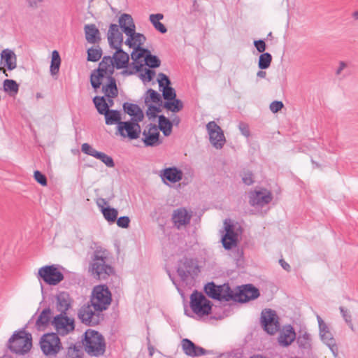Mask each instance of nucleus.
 Wrapping results in <instances>:
<instances>
[{
    "label": "nucleus",
    "instance_id": "1",
    "mask_svg": "<svg viewBox=\"0 0 358 358\" xmlns=\"http://www.w3.org/2000/svg\"><path fill=\"white\" fill-rule=\"evenodd\" d=\"M82 339L85 352L90 356L99 357L106 352V341L103 336L99 331L89 329Z\"/></svg>",
    "mask_w": 358,
    "mask_h": 358
},
{
    "label": "nucleus",
    "instance_id": "2",
    "mask_svg": "<svg viewBox=\"0 0 358 358\" xmlns=\"http://www.w3.org/2000/svg\"><path fill=\"white\" fill-rule=\"evenodd\" d=\"M90 271L96 279L106 280L114 273L113 268L107 263V256L104 252L96 250L94 252Z\"/></svg>",
    "mask_w": 358,
    "mask_h": 358
},
{
    "label": "nucleus",
    "instance_id": "3",
    "mask_svg": "<svg viewBox=\"0 0 358 358\" xmlns=\"http://www.w3.org/2000/svg\"><path fill=\"white\" fill-rule=\"evenodd\" d=\"M31 341V334L27 333L24 328L13 333L8 341L7 347L12 352L24 355L30 350Z\"/></svg>",
    "mask_w": 358,
    "mask_h": 358
},
{
    "label": "nucleus",
    "instance_id": "4",
    "mask_svg": "<svg viewBox=\"0 0 358 358\" xmlns=\"http://www.w3.org/2000/svg\"><path fill=\"white\" fill-rule=\"evenodd\" d=\"M114 62L113 57L104 56L99 64V67L94 69L90 76V83L92 87L96 91L101 85V80L106 75L113 76L114 73Z\"/></svg>",
    "mask_w": 358,
    "mask_h": 358
},
{
    "label": "nucleus",
    "instance_id": "5",
    "mask_svg": "<svg viewBox=\"0 0 358 358\" xmlns=\"http://www.w3.org/2000/svg\"><path fill=\"white\" fill-rule=\"evenodd\" d=\"M111 301V293L106 285H97L93 288L90 303H92L95 310H106Z\"/></svg>",
    "mask_w": 358,
    "mask_h": 358
},
{
    "label": "nucleus",
    "instance_id": "6",
    "mask_svg": "<svg viewBox=\"0 0 358 358\" xmlns=\"http://www.w3.org/2000/svg\"><path fill=\"white\" fill-rule=\"evenodd\" d=\"M177 273L182 281L188 278L194 279L200 273L198 262L192 258L183 257L178 264Z\"/></svg>",
    "mask_w": 358,
    "mask_h": 358
},
{
    "label": "nucleus",
    "instance_id": "7",
    "mask_svg": "<svg viewBox=\"0 0 358 358\" xmlns=\"http://www.w3.org/2000/svg\"><path fill=\"white\" fill-rule=\"evenodd\" d=\"M212 303L203 294L194 291L190 296V307L199 316L208 315L212 309Z\"/></svg>",
    "mask_w": 358,
    "mask_h": 358
},
{
    "label": "nucleus",
    "instance_id": "8",
    "mask_svg": "<svg viewBox=\"0 0 358 358\" xmlns=\"http://www.w3.org/2000/svg\"><path fill=\"white\" fill-rule=\"evenodd\" d=\"M41 349L46 356L55 357L62 348L60 339L56 333L44 334L40 340Z\"/></svg>",
    "mask_w": 358,
    "mask_h": 358
},
{
    "label": "nucleus",
    "instance_id": "9",
    "mask_svg": "<svg viewBox=\"0 0 358 358\" xmlns=\"http://www.w3.org/2000/svg\"><path fill=\"white\" fill-rule=\"evenodd\" d=\"M101 313L102 311L95 310L92 303L89 302V303L83 306L80 308L78 316L83 324L88 326H95L99 324L103 319Z\"/></svg>",
    "mask_w": 358,
    "mask_h": 358
},
{
    "label": "nucleus",
    "instance_id": "10",
    "mask_svg": "<svg viewBox=\"0 0 358 358\" xmlns=\"http://www.w3.org/2000/svg\"><path fill=\"white\" fill-rule=\"evenodd\" d=\"M261 324L265 331L271 335L280 329V322L276 312L271 309H264L261 313Z\"/></svg>",
    "mask_w": 358,
    "mask_h": 358
},
{
    "label": "nucleus",
    "instance_id": "11",
    "mask_svg": "<svg viewBox=\"0 0 358 358\" xmlns=\"http://www.w3.org/2000/svg\"><path fill=\"white\" fill-rule=\"evenodd\" d=\"M39 276L50 285H56L63 279L64 275L55 265L45 266L38 270Z\"/></svg>",
    "mask_w": 358,
    "mask_h": 358
},
{
    "label": "nucleus",
    "instance_id": "12",
    "mask_svg": "<svg viewBox=\"0 0 358 358\" xmlns=\"http://www.w3.org/2000/svg\"><path fill=\"white\" fill-rule=\"evenodd\" d=\"M206 129L209 134L210 143L216 149H221L224 146L226 139L221 127L215 122H209L206 124Z\"/></svg>",
    "mask_w": 358,
    "mask_h": 358
},
{
    "label": "nucleus",
    "instance_id": "13",
    "mask_svg": "<svg viewBox=\"0 0 358 358\" xmlns=\"http://www.w3.org/2000/svg\"><path fill=\"white\" fill-rule=\"evenodd\" d=\"M138 122L134 120V119L120 122L116 134H119L124 138L128 137L130 139H137L141 134V127Z\"/></svg>",
    "mask_w": 358,
    "mask_h": 358
},
{
    "label": "nucleus",
    "instance_id": "14",
    "mask_svg": "<svg viewBox=\"0 0 358 358\" xmlns=\"http://www.w3.org/2000/svg\"><path fill=\"white\" fill-rule=\"evenodd\" d=\"M57 334L65 336L73 331L75 328L74 320L67 317L66 314H59L55 316L52 321Z\"/></svg>",
    "mask_w": 358,
    "mask_h": 358
},
{
    "label": "nucleus",
    "instance_id": "15",
    "mask_svg": "<svg viewBox=\"0 0 358 358\" xmlns=\"http://www.w3.org/2000/svg\"><path fill=\"white\" fill-rule=\"evenodd\" d=\"M119 24L122 31L128 36L124 43L134 50L135 45L132 38L134 33L135 24L131 15L124 13L119 18Z\"/></svg>",
    "mask_w": 358,
    "mask_h": 358
},
{
    "label": "nucleus",
    "instance_id": "16",
    "mask_svg": "<svg viewBox=\"0 0 358 358\" xmlns=\"http://www.w3.org/2000/svg\"><path fill=\"white\" fill-rule=\"evenodd\" d=\"M259 294V289L252 284L237 287L235 302L245 303L258 298Z\"/></svg>",
    "mask_w": 358,
    "mask_h": 358
},
{
    "label": "nucleus",
    "instance_id": "17",
    "mask_svg": "<svg viewBox=\"0 0 358 358\" xmlns=\"http://www.w3.org/2000/svg\"><path fill=\"white\" fill-rule=\"evenodd\" d=\"M143 142L145 146H155L161 143L159 141V131L157 126L154 124H149L143 131Z\"/></svg>",
    "mask_w": 358,
    "mask_h": 358
},
{
    "label": "nucleus",
    "instance_id": "18",
    "mask_svg": "<svg viewBox=\"0 0 358 358\" xmlns=\"http://www.w3.org/2000/svg\"><path fill=\"white\" fill-rule=\"evenodd\" d=\"M272 194L266 189L253 191L249 193V203L252 206L263 207L272 200Z\"/></svg>",
    "mask_w": 358,
    "mask_h": 358
},
{
    "label": "nucleus",
    "instance_id": "19",
    "mask_svg": "<svg viewBox=\"0 0 358 358\" xmlns=\"http://www.w3.org/2000/svg\"><path fill=\"white\" fill-rule=\"evenodd\" d=\"M224 224L226 233L222 238V243L226 250H231L237 245L238 234L235 232L233 224H227V221Z\"/></svg>",
    "mask_w": 358,
    "mask_h": 358
},
{
    "label": "nucleus",
    "instance_id": "20",
    "mask_svg": "<svg viewBox=\"0 0 358 358\" xmlns=\"http://www.w3.org/2000/svg\"><path fill=\"white\" fill-rule=\"evenodd\" d=\"M159 176L162 181L166 184V181L176 183L182 180V171L176 166L168 167L160 171Z\"/></svg>",
    "mask_w": 358,
    "mask_h": 358
},
{
    "label": "nucleus",
    "instance_id": "21",
    "mask_svg": "<svg viewBox=\"0 0 358 358\" xmlns=\"http://www.w3.org/2000/svg\"><path fill=\"white\" fill-rule=\"evenodd\" d=\"M108 41L111 48L115 47H122L123 43V35L119 31L118 25L111 24L108 31Z\"/></svg>",
    "mask_w": 358,
    "mask_h": 358
},
{
    "label": "nucleus",
    "instance_id": "22",
    "mask_svg": "<svg viewBox=\"0 0 358 358\" xmlns=\"http://www.w3.org/2000/svg\"><path fill=\"white\" fill-rule=\"evenodd\" d=\"M182 348L184 352L190 357H198L207 353V351L204 348L196 345L188 338H184L182 341Z\"/></svg>",
    "mask_w": 358,
    "mask_h": 358
},
{
    "label": "nucleus",
    "instance_id": "23",
    "mask_svg": "<svg viewBox=\"0 0 358 358\" xmlns=\"http://www.w3.org/2000/svg\"><path fill=\"white\" fill-rule=\"evenodd\" d=\"M114 49L116 50L113 56L115 67L117 69L127 67L129 61L128 53L124 52L120 46L115 47Z\"/></svg>",
    "mask_w": 358,
    "mask_h": 358
},
{
    "label": "nucleus",
    "instance_id": "24",
    "mask_svg": "<svg viewBox=\"0 0 358 358\" xmlns=\"http://www.w3.org/2000/svg\"><path fill=\"white\" fill-rule=\"evenodd\" d=\"M172 220L175 225L179 229L181 226L189 223L191 215H189L185 208H178L173 211Z\"/></svg>",
    "mask_w": 358,
    "mask_h": 358
},
{
    "label": "nucleus",
    "instance_id": "25",
    "mask_svg": "<svg viewBox=\"0 0 358 358\" xmlns=\"http://www.w3.org/2000/svg\"><path fill=\"white\" fill-rule=\"evenodd\" d=\"M296 338V334L291 325L284 327L280 333L278 342L282 346L289 345Z\"/></svg>",
    "mask_w": 358,
    "mask_h": 358
},
{
    "label": "nucleus",
    "instance_id": "26",
    "mask_svg": "<svg viewBox=\"0 0 358 358\" xmlns=\"http://www.w3.org/2000/svg\"><path fill=\"white\" fill-rule=\"evenodd\" d=\"M1 63H4L9 71L15 69L17 66V56L15 52L10 49H4L1 52Z\"/></svg>",
    "mask_w": 358,
    "mask_h": 358
},
{
    "label": "nucleus",
    "instance_id": "27",
    "mask_svg": "<svg viewBox=\"0 0 358 358\" xmlns=\"http://www.w3.org/2000/svg\"><path fill=\"white\" fill-rule=\"evenodd\" d=\"M123 109L129 115L134 117L132 119L136 122H141L144 118L143 112L137 104L125 102Z\"/></svg>",
    "mask_w": 358,
    "mask_h": 358
},
{
    "label": "nucleus",
    "instance_id": "28",
    "mask_svg": "<svg viewBox=\"0 0 358 358\" xmlns=\"http://www.w3.org/2000/svg\"><path fill=\"white\" fill-rule=\"evenodd\" d=\"M85 38L87 41L92 44L99 43L101 41L99 30L94 24H86L84 27Z\"/></svg>",
    "mask_w": 358,
    "mask_h": 358
},
{
    "label": "nucleus",
    "instance_id": "29",
    "mask_svg": "<svg viewBox=\"0 0 358 358\" xmlns=\"http://www.w3.org/2000/svg\"><path fill=\"white\" fill-rule=\"evenodd\" d=\"M108 83L102 86V92L105 96L114 99L118 95V89L116 84V80L113 76H107Z\"/></svg>",
    "mask_w": 358,
    "mask_h": 358
},
{
    "label": "nucleus",
    "instance_id": "30",
    "mask_svg": "<svg viewBox=\"0 0 358 358\" xmlns=\"http://www.w3.org/2000/svg\"><path fill=\"white\" fill-rule=\"evenodd\" d=\"M71 306L69 295L66 292H62L57 296V310L60 314H66V311Z\"/></svg>",
    "mask_w": 358,
    "mask_h": 358
},
{
    "label": "nucleus",
    "instance_id": "31",
    "mask_svg": "<svg viewBox=\"0 0 358 358\" xmlns=\"http://www.w3.org/2000/svg\"><path fill=\"white\" fill-rule=\"evenodd\" d=\"M52 310L50 308H46L40 313L38 319L36 321V327L38 329L48 326L52 317Z\"/></svg>",
    "mask_w": 358,
    "mask_h": 358
},
{
    "label": "nucleus",
    "instance_id": "32",
    "mask_svg": "<svg viewBox=\"0 0 358 358\" xmlns=\"http://www.w3.org/2000/svg\"><path fill=\"white\" fill-rule=\"evenodd\" d=\"M158 130H161L165 136H169L172 132L173 123L167 117L161 115L158 116Z\"/></svg>",
    "mask_w": 358,
    "mask_h": 358
},
{
    "label": "nucleus",
    "instance_id": "33",
    "mask_svg": "<svg viewBox=\"0 0 358 358\" xmlns=\"http://www.w3.org/2000/svg\"><path fill=\"white\" fill-rule=\"evenodd\" d=\"M103 115L105 116L106 124L108 125L117 124V126H119V123L122 122V121H121L120 113L118 110L108 109Z\"/></svg>",
    "mask_w": 358,
    "mask_h": 358
},
{
    "label": "nucleus",
    "instance_id": "34",
    "mask_svg": "<svg viewBox=\"0 0 358 358\" xmlns=\"http://www.w3.org/2000/svg\"><path fill=\"white\" fill-rule=\"evenodd\" d=\"M220 285H216L213 282H208L204 287L206 294L213 299L220 300Z\"/></svg>",
    "mask_w": 358,
    "mask_h": 358
},
{
    "label": "nucleus",
    "instance_id": "35",
    "mask_svg": "<svg viewBox=\"0 0 358 358\" xmlns=\"http://www.w3.org/2000/svg\"><path fill=\"white\" fill-rule=\"evenodd\" d=\"M320 335L322 341L329 348L333 354L336 356L338 354V348L332 334L328 331Z\"/></svg>",
    "mask_w": 358,
    "mask_h": 358
},
{
    "label": "nucleus",
    "instance_id": "36",
    "mask_svg": "<svg viewBox=\"0 0 358 358\" xmlns=\"http://www.w3.org/2000/svg\"><path fill=\"white\" fill-rule=\"evenodd\" d=\"M220 300L224 301H233L236 299V292L233 291L229 284H223L220 285Z\"/></svg>",
    "mask_w": 358,
    "mask_h": 358
},
{
    "label": "nucleus",
    "instance_id": "37",
    "mask_svg": "<svg viewBox=\"0 0 358 358\" xmlns=\"http://www.w3.org/2000/svg\"><path fill=\"white\" fill-rule=\"evenodd\" d=\"M163 18L164 15L162 13L151 14L150 15V21L154 27L160 33L165 34L167 32V29L164 24L159 22Z\"/></svg>",
    "mask_w": 358,
    "mask_h": 358
},
{
    "label": "nucleus",
    "instance_id": "38",
    "mask_svg": "<svg viewBox=\"0 0 358 358\" xmlns=\"http://www.w3.org/2000/svg\"><path fill=\"white\" fill-rule=\"evenodd\" d=\"M61 64V58L60 55L57 50H54L52 52V59L50 67V74L52 76H57L59 71V67Z\"/></svg>",
    "mask_w": 358,
    "mask_h": 358
},
{
    "label": "nucleus",
    "instance_id": "39",
    "mask_svg": "<svg viewBox=\"0 0 358 358\" xmlns=\"http://www.w3.org/2000/svg\"><path fill=\"white\" fill-rule=\"evenodd\" d=\"M152 102L157 104H162V99L159 93L152 89H148L145 94V103Z\"/></svg>",
    "mask_w": 358,
    "mask_h": 358
},
{
    "label": "nucleus",
    "instance_id": "40",
    "mask_svg": "<svg viewBox=\"0 0 358 358\" xmlns=\"http://www.w3.org/2000/svg\"><path fill=\"white\" fill-rule=\"evenodd\" d=\"M93 103L99 114L103 115L109 109V105L106 101L105 96H94Z\"/></svg>",
    "mask_w": 358,
    "mask_h": 358
},
{
    "label": "nucleus",
    "instance_id": "41",
    "mask_svg": "<svg viewBox=\"0 0 358 358\" xmlns=\"http://www.w3.org/2000/svg\"><path fill=\"white\" fill-rule=\"evenodd\" d=\"M82 355L83 350L80 344L71 343L67 348L66 358H81Z\"/></svg>",
    "mask_w": 358,
    "mask_h": 358
},
{
    "label": "nucleus",
    "instance_id": "42",
    "mask_svg": "<svg viewBox=\"0 0 358 358\" xmlns=\"http://www.w3.org/2000/svg\"><path fill=\"white\" fill-rule=\"evenodd\" d=\"M164 108L173 113H178L183 108V103L181 100L176 99L172 101H165Z\"/></svg>",
    "mask_w": 358,
    "mask_h": 358
},
{
    "label": "nucleus",
    "instance_id": "43",
    "mask_svg": "<svg viewBox=\"0 0 358 358\" xmlns=\"http://www.w3.org/2000/svg\"><path fill=\"white\" fill-rule=\"evenodd\" d=\"M102 214L104 218L109 222H115L117 218L118 211L114 208L109 206L102 209Z\"/></svg>",
    "mask_w": 358,
    "mask_h": 358
},
{
    "label": "nucleus",
    "instance_id": "44",
    "mask_svg": "<svg viewBox=\"0 0 358 358\" xmlns=\"http://www.w3.org/2000/svg\"><path fill=\"white\" fill-rule=\"evenodd\" d=\"M272 62V56L268 52H264L260 55L259 57L258 66L260 69H268Z\"/></svg>",
    "mask_w": 358,
    "mask_h": 358
},
{
    "label": "nucleus",
    "instance_id": "45",
    "mask_svg": "<svg viewBox=\"0 0 358 358\" xmlns=\"http://www.w3.org/2000/svg\"><path fill=\"white\" fill-rule=\"evenodd\" d=\"M102 56V50L100 47L96 48H90L87 50V60L90 62H97Z\"/></svg>",
    "mask_w": 358,
    "mask_h": 358
},
{
    "label": "nucleus",
    "instance_id": "46",
    "mask_svg": "<svg viewBox=\"0 0 358 358\" xmlns=\"http://www.w3.org/2000/svg\"><path fill=\"white\" fill-rule=\"evenodd\" d=\"M162 91L163 98L166 101H172L176 99V90L170 85L164 87Z\"/></svg>",
    "mask_w": 358,
    "mask_h": 358
},
{
    "label": "nucleus",
    "instance_id": "47",
    "mask_svg": "<svg viewBox=\"0 0 358 358\" xmlns=\"http://www.w3.org/2000/svg\"><path fill=\"white\" fill-rule=\"evenodd\" d=\"M3 88L6 92H10L17 94L19 90V85L16 81L10 79H6L3 81Z\"/></svg>",
    "mask_w": 358,
    "mask_h": 358
},
{
    "label": "nucleus",
    "instance_id": "48",
    "mask_svg": "<svg viewBox=\"0 0 358 358\" xmlns=\"http://www.w3.org/2000/svg\"><path fill=\"white\" fill-rule=\"evenodd\" d=\"M95 158L100 159L108 167L113 168L115 166V163L113 158L103 152L98 151V152L96 153Z\"/></svg>",
    "mask_w": 358,
    "mask_h": 358
},
{
    "label": "nucleus",
    "instance_id": "49",
    "mask_svg": "<svg viewBox=\"0 0 358 358\" xmlns=\"http://www.w3.org/2000/svg\"><path fill=\"white\" fill-rule=\"evenodd\" d=\"M144 62L145 65L152 69L157 68L161 64L160 59L156 55H149L146 57Z\"/></svg>",
    "mask_w": 358,
    "mask_h": 358
},
{
    "label": "nucleus",
    "instance_id": "50",
    "mask_svg": "<svg viewBox=\"0 0 358 358\" xmlns=\"http://www.w3.org/2000/svg\"><path fill=\"white\" fill-rule=\"evenodd\" d=\"M132 38L135 48L141 47L146 41V38L143 34L136 32V27L134 28V35H132Z\"/></svg>",
    "mask_w": 358,
    "mask_h": 358
},
{
    "label": "nucleus",
    "instance_id": "51",
    "mask_svg": "<svg viewBox=\"0 0 358 358\" xmlns=\"http://www.w3.org/2000/svg\"><path fill=\"white\" fill-rule=\"evenodd\" d=\"M241 176L245 185H251L255 182L254 175L250 171H244Z\"/></svg>",
    "mask_w": 358,
    "mask_h": 358
},
{
    "label": "nucleus",
    "instance_id": "52",
    "mask_svg": "<svg viewBox=\"0 0 358 358\" xmlns=\"http://www.w3.org/2000/svg\"><path fill=\"white\" fill-rule=\"evenodd\" d=\"M339 309L345 322L348 324L352 330H354V327L352 322V316L349 311L343 306H341Z\"/></svg>",
    "mask_w": 358,
    "mask_h": 358
},
{
    "label": "nucleus",
    "instance_id": "53",
    "mask_svg": "<svg viewBox=\"0 0 358 358\" xmlns=\"http://www.w3.org/2000/svg\"><path fill=\"white\" fill-rule=\"evenodd\" d=\"M296 341H297V343H298V345H299V346L300 348H307L310 345V343H309V341H310L309 334H307V333H305L302 336H299L297 338Z\"/></svg>",
    "mask_w": 358,
    "mask_h": 358
},
{
    "label": "nucleus",
    "instance_id": "54",
    "mask_svg": "<svg viewBox=\"0 0 358 358\" xmlns=\"http://www.w3.org/2000/svg\"><path fill=\"white\" fill-rule=\"evenodd\" d=\"M144 71V73H141L140 78L143 82H150L155 76V71L149 69H145Z\"/></svg>",
    "mask_w": 358,
    "mask_h": 358
},
{
    "label": "nucleus",
    "instance_id": "55",
    "mask_svg": "<svg viewBox=\"0 0 358 358\" xmlns=\"http://www.w3.org/2000/svg\"><path fill=\"white\" fill-rule=\"evenodd\" d=\"M157 82L160 88H163L165 86H169L171 85L170 79L163 73H159L158 74Z\"/></svg>",
    "mask_w": 358,
    "mask_h": 358
},
{
    "label": "nucleus",
    "instance_id": "56",
    "mask_svg": "<svg viewBox=\"0 0 358 358\" xmlns=\"http://www.w3.org/2000/svg\"><path fill=\"white\" fill-rule=\"evenodd\" d=\"M81 150L83 152L89 155L90 156H92L94 157H96V153L98 152L96 150L93 148L90 144L85 143L81 146Z\"/></svg>",
    "mask_w": 358,
    "mask_h": 358
},
{
    "label": "nucleus",
    "instance_id": "57",
    "mask_svg": "<svg viewBox=\"0 0 358 358\" xmlns=\"http://www.w3.org/2000/svg\"><path fill=\"white\" fill-rule=\"evenodd\" d=\"M34 179L41 185H47L46 176L39 171H35L34 173Z\"/></svg>",
    "mask_w": 358,
    "mask_h": 358
},
{
    "label": "nucleus",
    "instance_id": "58",
    "mask_svg": "<svg viewBox=\"0 0 358 358\" xmlns=\"http://www.w3.org/2000/svg\"><path fill=\"white\" fill-rule=\"evenodd\" d=\"M161 112V109L159 107H157L154 105H149L148 110L146 111L147 115L149 118H154L157 117V113Z\"/></svg>",
    "mask_w": 358,
    "mask_h": 358
},
{
    "label": "nucleus",
    "instance_id": "59",
    "mask_svg": "<svg viewBox=\"0 0 358 358\" xmlns=\"http://www.w3.org/2000/svg\"><path fill=\"white\" fill-rule=\"evenodd\" d=\"M117 224L121 228H128L129 226L130 219L128 216H122L116 220Z\"/></svg>",
    "mask_w": 358,
    "mask_h": 358
},
{
    "label": "nucleus",
    "instance_id": "60",
    "mask_svg": "<svg viewBox=\"0 0 358 358\" xmlns=\"http://www.w3.org/2000/svg\"><path fill=\"white\" fill-rule=\"evenodd\" d=\"M284 107V104L282 101H274L270 104V110L273 113H278Z\"/></svg>",
    "mask_w": 358,
    "mask_h": 358
},
{
    "label": "nucleus",
    "instance_id": "61",
    "mask_svg": "<svg viewBox=\"0 0 358 358\" xmlns=\"http://www.w3.org/2000/svg\"><path fill=\"white\" fill-rule=\"evenodd\" d=\"M238 129L241 131V134L245 137H249L250 135L249 126L247 123L241 122L238 124Z\"/></svg>",
    "mask_w": 358,
    "mask_h": 358
},
{
    "label": "nucleus",
    "instance_id": "62",
    "mask_svg": "<svg viewBox=\"0 0 358 358\" xmlns=\"http://www.w3.org/2000/svg\"><path fill=\"white\" fill-rule=\"evenodd\" d=\"M254 45L258 52L264 53L266 48V45L263 40H258L254 41Z\"/></svg>",
    "mask_w": 358,
    "mask_h": 358
},
{
    "label": "nucleus",
    "instance_id": "63",
    "mask_svg": "<svg viewBox=\"0 0 358 358\" xmlns=\"http://www.w3.org/2000/svg\"><path fill=\"white\" fill-rule=\"evenodd\" d=\"M143 62V60H136V62H134L131 64V68L134 70V71H136V73L143 71V67L144 66Z\"/></svg>",
    "mask_w": 358,
    "mask_h": 358
},
{
    "label": "nucleus",
    "instance_id": "64",
    "mask_svg": "<svg viewBox=\"0 0 358 358\" xmlns=\"http://www.w3.org/2000/svg\"><path fill=\"white\" fill-rule=\"evenodd\" d=\"M138 48H134V50L132 51L131 54V59L134 62H136V60H143V55L141 52L138 51Z\"/></svg>",
    "mask_w": 358,
    "mask_h": 358
}]
</instances>
